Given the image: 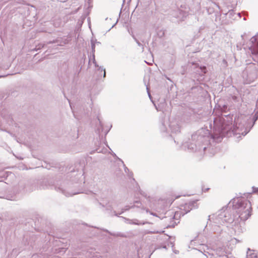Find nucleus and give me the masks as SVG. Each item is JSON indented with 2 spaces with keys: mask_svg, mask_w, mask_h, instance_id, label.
I'll list each match as a JSON object with an SVG mask.
<instances>
[{
  "mask_svg": "<svg viewBox=\"0 0 258 258\" xmlns=\"http://www.w3.org/2000/svg\"><path fill=\"white\" fill-rule=\"evenodd\" d=\"M233 210L236 214L231 215V211L227 208L223 207L218 214L216 223L222 224L231 223L233 221L239 222V221H245L251 215V203L247 200L237 199V201L233 205Z\"/></svg>",
  "mask_w": 258,
  "mask_h": 258,
  "instance_id": "obj_1",
  "label": "nucleus"
},
{
  "mask_svg": "<svg viewBox=\"0 0 258 258\" xmlns=\"http://www.w3.org/2000/svg\"><path fill=\"white\" fill-rule=\"evenodd\" d=\"M220 125L217 130L215 128L214 133L212 135V138L216 142H220L222 138L225 137H229L233 132V126L231 122H226L220 118L219 120Z\"/></svg>",
  "mask_w": 258,
  "mask_h": 258,
  "instance_id": "obj_2",
  "label": "nucleus"
},
{
  "mask_svg": "<svg viewBox=\"0 0 258 258\" xmlns=\"http://www.w3.org/2000/svg\"><path fill=\"white\" fill-rule=\"evenodd\" d=\"M249 49L252 55L253 60L258 65V34L251 38Z\"/></svg>",
  "mask_w": 258,
  "mask_h": 258,
  "instance_id": "obj_3",
  "label": "nucleus"
},
{
  "mask_svg": "<svg viewBox=\"0 0 258 258\" xmlns=\"http://www.w3.org/2000/svg\"><path fill=\"white\" fill-rule=\"evenodd\" d=\"M102 230L103 231L107 232L110 235L114 236V237H127L125 234L121 233V232L113 233V232L109 231L107 229H102Z\"/></svg>",
  "mask_w": 258,
  "mask_h": 258,
  "instance_id": "obj_4",
  "label": "nucleus"
},
{
  "mask_svg": "<svg viewBox=\"0 0 258 258\" xmlns=\"http://www.w3.org/2000/svg\"><path fill=\"white\" fill-rule=\"evenodd\" d=\"M246 258H258V253L250 250V249L248 248V251L247 252Z\"/></svg>",
  "mask_w": 258,
  "mask_h": 258,
  "instance_id": "obj_5",
  "label": "nucleus"
},
{
  "mask_svg": "<svg viewBox=\"0 0 258 258\" xmlns=\"http://www.w3.org/2000/svg\"><path fill=\"white\" fill-rule=\"evenodd\" d=\"M217 254L218 255L217 258H227L226 252L222 249L217 251Z\"/></svg>",
  "mask_w": 258,
  "mask_h": 258,
  "instance_id": "obj_6",
  "label": "nucleus"
},
{
  "mask_svg": "<svg viewBox=\"0 0 258 258\" xmlns=\"http://www.w3.org/2000/svg\"><path fill=\"white\" fill-rule=\"evenodd\" d=\"M187 148L188 150H190L192 151H197L198 150L200 151L201 150L200 149H198L197 146L195 144L192 143H191L190 145H188Z\"/></svg>",
  "mask_w": 258,
  "mask_h": 258,
  "instance_id": "obj_7",
  "label": "nucleus"
},
{
  "mask_svg": "<svg viewBox=\"0 0 258 258\" xmlns=\"http://www.w3.org/2000/svg\"><path fill=\"white\" fill-rule=\"evenodd\" d=\"M91 47H92V52H93V58H92L93 62L94 63L95 67H97V63H96V62L95 61V55H94V52L95 51V44L93 43V42H92Z\"/></svg>",
  "mask_w": 258,
  "mask_h": 258,
  "instance_id": "obj_8",
  "label": "nucleus"
},
{
  "mask_svg": "<svg viewBox=\"0 0 258 258\" xmlns=\"http://www.w3.org/2000/svg\"><path fill=\"white\" fill-rule=\"evenodd\" d=\"M133 38H134V40H135V41L136 42V43H137V44L138 45V46L142 47V49L143 51L144 50L143 45L139 41V40L134 36H133Z\"/></svg>",
  "mask_w": 258,
  "mask_h": 258,
  "instance_id": "obj_9",
  "label": "nucleus"
},
{
  "mask_svg": "<svg viewBox=\"0 0 258 258\" xmlns=\"http://www.w3.org/2000/svg\"><path fill=\"white\" fill-rule=\"evenodd\" d=\"M200 70H201V72L203 73L204 74H206L207 72V69L206 67L205 66L201 67L200 68Z\"/></svg>",
  "mask_w": 258,
  "mask_h": 258,
  "instance_id": "obj_10",
  "label": "nucleus"
},
{
  "mask_svg": "<svg viewBox=\"0 0 258 258\" xmlns=\"http://www.w3.org/2000/svg\"><path fill=\"white\" fill-rule=\"evenodd\" d=\"M258 118V111L256 112L253 119V121H254V123L255 122V121Z\"/></svg>",
  "mask_w": 258,
  "mask_h": 258,
  "instance_id": "obj_11",
  "label": "nucleus"
},
{
  "mask_svg": "<svg viewBox=\"0 0 258 258\" xmlns=\"http://www.w3.org/2000/svg\"><path fill=\"white\" fill-rule=\"evenodd\" d=\"M171 130H172V132H175V133H176V132H179V127H177V129H176L175 130H174V129H172V125H170Z\"/></svg>",
  "mask_w": 258,
  "mask_h": 258,
  "instance_id": "obj_12",
  "label": "nucleus"
},
{
  "mask_svg": "<svg viewBox=\"0 0 258 258\" xmlns=\"http://www.w3.org/2000/svg\"><path fill=\"white\" fill-rule=\"evenodd\" d=\"M246 36V34H244L243 35H242L241 37L242 39L243 40H244V37H245ZM244 43H245V41L244 40H243V42H241V44H242L243 45H244Z\"/></svg>",
  "mask_w": 258,
  "mask_h": 258,
  "instance_id": "obj_13",
  "label": "nucleus"
},
{
  "mask_svg": "<svg viewBox=\"0 0 258 258\" xmlns=\"http://www.w3.org/2000/svg\"><path fill=\"white\" fill-rule=\"evenodd\" d=\"M252 188H253V192L254 193H257L258 194V188L253 187Z\"/></svg>",
  "mask_w": 258,
  "mask_h": 258,
  "instance_id": "obj_14",
  "label": "nucleus"
},
{
  "mask_svg": "<svg viewBox=\"0 0 258 258\" xmlns=\"http://www.w3.org/2000/svg\"><path fill=\"white\" fill-rule=\"evenodd\" d=\"M214 127H217V126H218V124H217L216 120H215L214 121Z\"/></svg>",
  "mask_w": 258,
  "mask_h": 258,
  "instance_id": "obj_15",
  "label": "nucleus"
},
{
  "mask_svg": "<svg viewBox=\"0 0 258 258\" xmlns=\"http://www.w3.org/2000/svg\"><path fill=\"white\" fill-rule=\"evenodd\" d=\"M147 92H148V94L149 97L150 98H151V94H150V93L149 92V88L148 87H147Z\"/></svg>",
  "mask_w": 258,
  "mask_h": 258,
  "instance_id": "obj_16",
  "label": "nucleus"
},
{
  "mask_svg": "<svg viewBox=\"0 0 258 258\" xmlns=\"http://www.w3.org/2000/svg\"><path fill=\"white\" fill-rule=\"evenodd\" d=\"M102 70H103V69L101 70V71H102ZM103 71H104V76H104V77H105V75H106V73H105V71L104 69L103 70Z\"/></svg>",
  "mask_w": 258,
  "mask_h": 258,
  "instance_id": "obj_17",
  "label": "nucleus"
},
{
  "mask_svg": "<svg viewBox=\"0 0 258 258\" xmlns=\"http://www.w3.org/2000/svg\"><path fill=\"white\" fill-rule=\"evenodd\" d=\"M233 12V11H232V10H231V11H229V13L230 15H231V14H232V13Z\"/></svg>",
  "mask_w": 258,
  "mask_h": 258,
  "instance_id": "obj_18",
  "label": "nucleus"
},
{
  "mask_svg": "<svg viewBox=\"0 0 258 258\" xmlns=\"http://www.w3.org/2000/svg\"><path fill=\"white\" fill-rule=\"evenodd\" d=\"M202 149H203V151H205V150L206 149V147H204L202 148Z\"/></svg>",
  "mask_w": 258,
  "mask_h": 258,
  "instance_id": "obj_19",
  "label": "nucleus"
},
{
  "mask_svg": "<svg viewBox=\"0 0 258 258\" xmlns=\"http://www.w3.org/2000/svg\"><path fill=\"white\" fill-rule=\"evenodd\" d=\"M134 206H131V207H129L128 208L125 209L124 210H128V209H130V208H133Z\"/></svg>",
  "mask_w": 258,
  "mask_h": 258,
  "instance_id": "obj_20",
  "label": "nucleus"
},
{
  "mask_svg": "<svg viewBox=\"0 0 258 258\" xmlns=\"http://www.w3.org/2000/svg\"><path fill=\"white\" fill-rule=\"evenodd\" d=\"M71 195H71V194H69L68 195H66V196L67 197H69V196H71Z\"/></svg>",
  "mask_w": 258,
  "mask_h": 258,
  "instance_id": "obj_21",
  "label": "nucleus"
},
{
  "mask_svg": "<svg viewBox=\"0 0 258 258\" xmlns=\"http://www.w3.org/2000/svg\"><path fill=\"white\" fill-rule=\"evenodd\" d=\"M69 102H70L69 101ZM70 105L71 108L72 109V104L71 103H70Z\"/></svg>",
  "mask_w": 258,
  "mask_h": 258,
  "instance_id": "obj_22",
  "label": "nucleus"
},
{
  "mask_svg": "<svg viewBox=\"0 0 258 258\" xmlns=\"http://www.w3.org/2000/svg\"><path fill=\"white\" fill-rule=\"evenodd\" d=\"M5 77V76H0V78H2V77Z\"/></svg>",
  "mask_w": 258,
  "mask_h": 258,
  "instance_id": "obj_23",
  "label": "nucleus"
},
{
  "mask_svg": "<svg viewBox=\"0 0 258 258\" xmlns=\"http://www.w3.org/2000/svg\"><path fill=\"white\" fill-rule=\"evenodd\" d=\"M210 218H211V216H209V219H208V220H210Z\"/></svg>",
  "mask_w": 258,
  "mask_h": 258,
  "instance_id": "obj_24",
  "label": "nucleus"
},
{
  "mask_svg": "<svg viewBox=\"0 0 258 258\" xmlns=\"http://www.w3.org/2000/svg\"><path fill=\"white\" fill-rule=\"evenodd\" d=\"M40 48V46H39L38 48H36V49H39Z\"/></svg>",
  "mask_w": 258,
  "mask_h": 258,
  "instance_id": "obj_25",
  "label": "nucleus"
},
{
  "mask_svg": "<svg viewBox=\"0 0 258 258\" xmlns=\"http://www.w3.org/2000/svg\"><path fill=\"white\" fill-rule=\"evenodd\" d=\"M237 15H238L239 17H240V13H237Z\"/></svg>",
  "mask_w": 258,
  "mask_h": 258,
  "instance_id": "obj_26",
  "label": "nucleus"
},
{
  "mask_svg": "<svg viewBox=\"0 0 258 258\" xmlns=\"http://www.w3.org/2000/svg\"><path fill=\"white\" fill-rule=\"evenodd\" d=\"M217 6L220 9V7L218 5H217Z\"/></svg>",
  "mask_w": 258,
  "mask_h": 258,
  "instance_id": "obj_27",
  "label": "nucleus"
},
{
  "mask_svg": "<svg viewBox=\"0 0 258 258\" xmlns=\"http://www.w3.org/2000/svg\"><path fill=\"white\" fill-rule=\"evenodd\" d=\"M126 169H127L126 167L124 169V170H125V171H126Z\"/></svg>",
  "mask_w": 258,
  "mask_h": 258,
  "instance_id": "obj_28",
  "label": "nucleus"
}]
</instances>
